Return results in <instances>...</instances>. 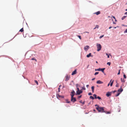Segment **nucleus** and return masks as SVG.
<instances>
[{"instance_id": "1", "label": "nucleus", "mask_w": 127, "mask_h": 127, "mask_svg": "<svg viewBox=\"0 0 127 127\" xmlns=\"http://www.w3.org/2000/svg\"><path fill=\"white\" fill-rule=\"evenodd\" d=\"M95 106H97L96 108L98 112L103 113V112H104V107H100L97 104L95 105Z\"/></svg>"}, {"instance_id": "2", "label": "nucleus", "mask_w": 127, "mask_h": 127, "mask_svg": "<svg viewBox=\"0 0 127 127\" xmlns=\"http://www.w3.org/2000/svg\"><path fill=\"white\" fill-rule=\"evenodd\" d=\"M96 46L97 48V51H99L101 50V46L100 44L97 43L96 44Z\"/></svg>"}, {"instance_id": "3", "label": "nucleus", "mask_w": 127, "mask_h": 127, "mask_svg": "<svg viewBox=\"0 0 127 127\" xmlns=\"http://www.w3.org/2000/svg\"><path fill=\"white\" fill-rule=\"evenodd\" d=\"M90 48V47L88 46H85L84 47V49L86 51H87L88 49Z\"/></svg>"}, {"instance_id": "4", "label": "nucleus", "mask_w": 127, "mask_h": 127, "mask_svg": "<svg viewBox=\"0 0 127 127\" xmlns=\"http://www.w3.org/2000/svg\"><path fill=\"white\" fill-rule=\"evenodd\" d=\"M70 76L68 75H67L65 76V81H68L69 79Z\"/></svg>"}, {"instance_id": "5", "label": "nucleus", "mask_w": 127, "mask_h": 127, "mask_svg": "<svg viewBox=\"0 0 127 127\" xmlns=\"http://www.w3.org/2000/svg\"><path fill=\"white\" fill-rule=\"evenodd\" d=\"M77 69H75L73 71L71 75H74L77 73Z\"/></svg>"}, {"instance_id": "6", "label": "nucleus", "mask_w": 127, "mask_h": 127, "mask_svg": "<svg viewBox=\"0 0 127 127\" xmlns=\"http://www.w3.org/2000/svg\"><path fill=\"white\" fill-rule=\"evenodd\" d=\"M111 92H108L107 93L106 95L107 97H108L111 95Z\"/></svg>"}, {"instance_id": "7", "label": "nucleus", "mask_w": 127, "mask_h": 127, "mask_svg": "<svg viewBox=\"0 0 127 127\" xmlns=\"http://www.w3.org/2000/svg\"><path fill=\"white\" fill-rule=\"evenodd\" d=\"M71 101L73 102H75L76 101V98L75 97H72V98L71 99Z\"/></svg>"}, {"instance_id": "8", "label": "nucleus", "mask_w": 127, "mask_h": 127, "mask_svg": "<svg viewBox=\"0 0 127 127\" xmlns=\"http://www.w3.org/2000/svg\"><path fill=\"white\" fill-rule=\"evenodd\" d=\"M76 92L77 94L79 95L82 92V91L81 90H79V91L78 92L77 91Z\"/></svg>"}, {"instance_id": "9", "label": "nucleus", "mask_w": 127, "mask_h": 127, "mask_svg": "<svg viewBox=\"0 0 127 127\" xmlns=\"http://www.w3.org/2000/svg\"><path fill=\"white\" fill-rule=\"evenodd\" d=\"M103 83V82L102 81H101L100 80H98L96 82V83L97 84H102Z\"/></svg>"}, {"instance_id": "10", "label": "nucleus", "mask_w": 127, "mask_h": 127, "mask_svg": "<svg viewBox=\"0 0 127 127\" xmlns=\"http://www.w3.org/2000/svg\"><path fill=\"white\" fill-rule=\"evenodd\" d=\"M103 112L105 113L106 114H110L111 113V112L105 111L104 110V112Z\"/></svg>"}, {"instance_id": "11", "label": "nucleus", "mask_w": 127, "mask_h": 127, "mask_svg": "<svg viewBox=\"0 0 127 127\" xmlns=\"http://www.w3.org/2000/svg\"><path fill=\"white\" fill-rule=\"evenodd\" d=\"M123 90V89L121 88H121L119 89L118 90V91L119 92H121Z\"/></svg>"}, {"instance_id": "12", "label": "nucleus", "mask_w": 127, "mask_h": 127, "mask_svg": "<svg viewBox=\"0 0 127 127\" xmlns=\"http://www.w3.org/2000/svg\"><path fill=\"white\" fill-rule=\"evenodd\" d=\"M90 56H92L91 55V53H90L89 54H88L87 55V57L88 58H89Z\"/></svg>"}, {"instance_id": "13", "label": "nucleus", "mask_w": 127, "mask_h": 127, "mask_svg": "<svg viewBox=\"0 0 127 127\" xmlns=\"http://www.w3.org/2000/svg\"><path fill=\"white\" fill-rule=\"evenodd\" d=\"M94 86H93L91 87V89H92V91L93 93H94Z\"/></svg>"}, {"instance_id": "14", "label": "nucleus", "mask_w": 127, "mask_h": 127, "mask_svg": "<svg viewBox=\"0 0 127 127\" xmlns=\"http://www.w3.org/2000/svg\"><path fill=\"white\" fill-rule=\"evenodd\" d=\"M100 11H98L95 13V14H96V15H98L100 14Z\"/></svg>"}, {"instance_id": "15", "label": "nucleus", "mask_w": 127, "mask_h": 127, "mask_svg": "<svg viewBox=\"0 0 127 127\" xmlns=\"http://www.w3.org/2000/svg\"><path fill=\"white\" fill-rule=\"evenodd\" d=\"M105 69V68L101 69L100 71H101L102 72H104V70Z\"/></svg>"}, {"instance_id": "16", "label": "nucleus", "mask_w": 127, "mask_h": 127, "mask_svg": "<svg viewBox=\"0 0 127 127\" xmlns=\"http://www.w3.org/2000/svg\"><path fill=\"white\" fill-rule=\"evenodd\" d=\"M57 97L58 98H60L61 97H62V96H61L60 95L58 94V95H57Z\"/></svg>"}, {"instance_id": "17", "label": "nucleus", "mask_w": 127, "mask_h": 127, "mask_svg": "<svg viewBox=\"0 0 127 127\" xmlns=\"http://www.w3.org/2000/svg\"><path fill=\"white\" fill-rule=\"evenodd\" d=\"M121 80L122 82H124L125 81L124 79H122V78H121Z\"/></svg>"}, {"instance_id": "18", "label": "nucleus", "mask_w": 127, "mask_h": 127, "mask_svg": "<svg viewBox=\"0 0 127 127\" xmlns=\"http://www.w3.org/2000/svg\"><path fill=\"white\" fill-rule=\"evenodd\" d=\"M99 28V26L98 25H96V26L94 28V29H95L96 28L98 29Z\"/></svg>"}, {"instance_id": "19", "label": "nucleus", "mask_w": 127, "mask_h": 127, "mask_svg": "<svg viewBox=\"0 0 127 127\" xmlns=\"http://www.w3.org/2000/svg\"><path fill=\"white\" fill-rule=\"evenodd\" d=\"M24 31L23 28H22L19 31V32H23Z\"/></svg>"}, {"instance_id": "20", "label": "nucleus", "mask_w": 127, "mask_h": 127, "mask_svg": "<svg viewBox=\"0 0 127 127\" xmlns=\"http://www.w3.org/2000/svg\"><path fill=\"white\" fill-rule=\"evenodd\" d=\"M74 95V94H72L71 95V98H72V97H73V96Z\"/></svg>"}, {"instance_id": "21", "label": "nucleus", "mask_w": 127, "mask_h": 127, "mask_svg": "<svg viewBox=\"0 0 127 127\" xmlns=\"http://www.w3.org/2000/svg\"><path fill=\"white\" fill-rule=\"evenodd\" d=\"M93 96L94 97L95 99L97 98V97H96L97 95H96L95 94H94L93 95Z\"/></svg>"}, {"instance_id": "22", "label": "nucleus", "mask_w": 127, "mask_h": 127, "mask_svg": "<svg viewBox=\"0 0 127 127\" xmlns=\"http://www.w3.org/2000/svg\"><path fill=\"white\" fill-rule=\"evenodd\" d=\"M34 82L36 83V84H37V85H38V81L37 80H34Z\"/></svg>"}, {"instance_id": "23", "label": "nucleus", "mask_w": 127, "mask_h": 127, "mask_svg": "<svg viewBox=\"0 0 127 127\" xmlns=\"http://www.w3.org/2000/svg\"><path fill=\"white\" fill-rule=\"evenodd\" d=\"M90 99H94V98L92 96H90Z\"/></svg>"}, {"instance_id": "24", "label": "nucleus", "mask_w": 127, "mask_h": 127, "mask_svg": "<svg viewBox=\"0 0 127 127\" xmlns=\"http://www.w3.org/2000/svg\"><path fill=\"white\" fill-rule=\"evenodd\" d=\"M66 103H69L70 102L69 101H68L67 99H66Z\"/></svg>"}, {"instance_id": "25", "label": "nucleus", "mask_w": 127, "mask_h": 127, "mask_svg": "<svg viewBox=\"0 0 127 127\" xmlns=\"http://www.w3.org/2000/svg\"><path fill=\"white\" fill-rule=\"evenodd\" d=\"M80 102L81 103H82L83 104V105L85 103V101H84L82 102V100L80 101Z\"/></svg>"}, {"instance_id": "26", "label": "nucleus", "mask_w": 127, "mask_h": 127, "mask_svg": "<svg viewBox=\"0 0 127 127\" xmlns=\"http://www.w3.org/2000/svg\"><path fill=\"white\" fill-rule=\"evenodd\" d=\"M126 17V16H123L122 18V20H123Z\"/></svg>"}, {"instance_id": "27", "label": "nucleus", "mask_w": 127, "mask_h": 127, "mask_svg": "<svg viewBox=\"0 0 127 127\" xmlns=\"http://www.w3.org/2000/svg\"><path fill=\"white\" fill-rule=\"evenodd\" d=\"M120 94V93H117V94L116 95V96H119V95Z\"/></svg>"}, {"instance_id": "28", "label": "nucleus", "mask_w": 127, "mask_h": 127, "mask_svg": "<svg viewBox=\"0 0 127 127\" xmlns=\"http://www.w3.org/2000/svg\"><path fill=\"white\" fill-rule=\"evenodd\" d=\"M113 81L110 84V85L111 86H112V85H113Z\"/></svg>"}, {"instance_id": "29", "label": "nucleus", "mask_w": 127, "mask_h": 127, "mask_svg": "<svg viewBox=\"0 0 127 127\" xmlns=\"http://www.w3.org/2000/svg\"><path fill=\"white\" fill-rule=\"evenodd\" d=\"M119 86V84L117 83L116 85V87H118Z\"/></svg>"}, {"instance_id": "30", "label": "nucleus", "mask_w": 127, "mask_h": 127, "mask_svg": "<svg viewBox=\"0 0 127 127\" xmlns=\"http://www.w3.org/2000/svg\"><path fill=\"white\" fill-rule=\"evenodd\" d=\"M97 98H98V99H101V97L99 96L97 97Z\"/></svg>"}, {"instance_id": "31", "label": "nucleus", "mask_w": 127, "mask_h": 127, "mask_svg": "<svg viewBox=\"0 0 127 127\" xmlns=\"http://www.w3.org/2000/svg\"><path fill=\"white\" fill-rule=\"evenodd\" d=\"M77 36L80 39H81V36L80 35H78Z\"/></svg>"}, {"instance_id": "32", "label": "nucleus", "mask_w": 127, "mask_h": 127, "mask_svg": "<svg viewBox=\"0 0 127 127\" xmlns=\"http://www.w3.org/2000/svg\"><path fill=\"white\" fill-rule=\"evenodd\" d=\"M98 73H99L98 72H95V75H96L97 74H98Z\"/></svg>"}, {"instance_id": "33", "label": "nucleus", "mask_w": 127, "mask_h": 127, "mask_svg": "<svg viewBox=\"0 0 127 127\" xmlns=\"http://www.w3.org/2000/svg\"><path fill=\"white\" fill-rule=\"evenodd\" d=\"M103 36H104V35H102L101 36H100L99 38L100 39H101L102 38Z\"/></svg>"}, {"instance_id": "34", "label": "nucleus", "mask_w": 127, "mask_h": 127, "mask_svg": "<svg viewBox=\"0 0 127 127\" xmlns=\"http://www.w3.org/2000/svg\"><path fill=\"white\" fill-rule=\"evenodd\" d=\"M121 70V69H120L119 71V72H118V75H119L120 74V71Z\"/></svg>"}, {"instance_id": "35", "label": "nucleus", "mask_w": 127, "mask_h": 127, "mask_svg": "<svg viewBox=\"0 0 127 127\" xmlns=\"http://www.w3.org/2000/svg\"><path fill=\"white\" fill-rule=\"evenodd\" d=\"M110 64H111V63L110 62H108L107 63V64L109 65H110Z\"/></svg>"}, {"instance_id": "36", "label": "nucleus", "mask_w": 127, "mask_h": 127, "mask_svg": "<svg viewBox=\"0 0 127 127\" xmlns=\"http://www.w3.org/2000/svg\"><path fill=\"white\" fill-rule=\"evenodd\" d=\"M71 94H74L75 93V92L74 91H73L71 92Z\"/></svg>"}, {"instance_id": "37", "label": "nucleus", "mask_w": 127, "mask_h": 127, "mask_svg": "<svg viewBox=\"0 0 127 127\" xmlns=\"http://www.w3.org/2000/svg\"><path fill=\"white\" fill-rule=\"evenodd\" d=\"M77 91H79V88L78 87H77Z\"/></svg>"}, {"instance_id": "38", "label": "nucleus", "mask_w": 127, "mask_h": 127, "mask_svg": "<svg viewBox=\"0 0 127 127\" xmlns=\"http://www.w3.org/2000/svg\"><path fill=\"white\" fill-rule=\"evenodd\" d=\"M32 60H35L36 61V60L34 58H32Z\"/></svg>"}, {"instance_id": "39", "label": "nucleus", "mask_w": 127, "mask_h": 127, "mask_svg": "<svg viewBox=\"0 0 127 127\" xmlns=\"http://www.w3.org/2000/svg\"><path fill=\"white\" fill-rule=\"evenodd\" d=\"M124 77L125 78H126V76L125 74H124L123 75Z\"/></svg>"}, {"instance_id": "40", "label": "nucleus", "mask_w": 127, "mask_h": 127, "mask_svg": "<svg viewBox=\"0 0 127 127\" xmlns=\"http://www.w3.org/2000/svg\"><path fill=\"white\" fill-rule=\"evenodd\" d=\"M76 87H78V86H80L78 84H76Z\"/></svg>"}, {"instance_id": "41", "label": "nucleus", "mask_w": 127, "mask_h": 127, "mask_svg": "<svg viewBox=\"0 0 127 127\" xmlns=\"http://www.w3.org/2000/svg\"><path fill=\"white\" fill-rule=\"evenodd\" d=\"M101 68H99L96 69L97 71H100Z\"/></svg>"}, {"instance_id": "42", "label": "nucleus", "mask_w": 127, "mask_h": 127, "mask_svg": "<svg viewBox=\"0 0 127 127\" xmlns=\"http://www.w3.org/2000/svg\"><path fill=\"white\" fill-rule=\"evenodd\" d=\"M88 95H92V94L91 93H88Z\"/></svg>"}, {"instance_id": "43", "label": "nucleus", "mask_w": 127, "mask_h": 127, "mask_svg": "<svg viewBox=\"0 0 127 127\" xmlns=\"http://www.w3.org/2000/svg\"><path fill=\"white\" fill-rule=\"evenodd\" d=\"M124 33H126L127 32V29H126L125 31L124 32Z\"/></svg>"}, {"instance_id": "44", "label": "nucleus", "mask_w": 127, "mask_h": 127, "mask_svg": "<svg viewBox=\"0 0 127 127\" xmlns=\"http://www.w3.org/2000/svg\"><path fill=\"white\" fill-rule=\"evenodd\" d=\"M82 89L84 90H85L86 89L85 87H82Z\"/></svg>"}, {"instance_id": "45", "label": "nucleus", "mask_w": 127, "mask_h": 127, "mask_svg": "<svg viewBox=\"0 0 127 127\" xmlns=\"http://www.w3.org/2000/svg\"><path fill=\"white\" fill-rule=\"evenodd\" d=\"M106 55H107V57H108V58H109V55H108V54H107V53H106Z\"/></svg>"}, {"instance_id": "46", "label": "nucleus", "mask_w": 127, "mask_h": 127, "mask_svg": "<svg viewBox=\"0 0 127 127\" xmlns=\"http://www.w3.org/2000/svg\"><path fill=\"white\" fill-rule=\"evenodd\" d=\"M60 88H58V92H60Z\"/></svg>"}, {"instance_id": "47", "label": "nucleus", "mask_w": 127, "mask_h": 127, "mask_svg": "<svg viewBox=\"0 0 127 127\" xmlns=\"http://www.w3.org/2000/svg\"><path fill=\"white\" fill-rule=\"evenodd\" d=\"M81 97V95L79 96L78 98H80Z\"/></svg>"}, {"instance_id": "48", "label": "nucleus", "mask_w": 127, "mask_h": 127, "mask_svg": "<svg viewBox=\"0 0 127 127\" xmlns=\"http://www.w3.org/2000/svg\"><path fill=\"white\" fill-rule=\"evenodd\" d=\"M89 85H86V87H87V88H88V87H89Z\"/></svg>"}, {"instance_id": "49", "label": "nucleus", "mask_w": 127, "mask_h": 127, "mask_svg": "<svg viewBox=\"0 0 127 127\" xmlns=\"http://www.w3.org/2000/svg\"><path fill=\"white\" fill-rule=\"evenodd\" d=\"M112 28V27L110 26L109 28V29H110L111 28Z\"/></svg>"}, {"instance_id": "50", "label": "nucleus", "mask_w": 127, "mask_h": 127, "mask_svg": "<svg viewBox=\"0 0 127 127\" xmlns=\"http://www.w3.org/2000/svg\"><path fill=\"white\" fill-rule=\"evenodd\" d=\"M6 43V42H5V43H4L3 44V45H4Z\"/></svg>"}, {"instance_id": "51", "label": "nucleus", "mask_w": 127, "mask_h": 127, "mask_svg": "<svg viewBox=\"0 0 127 127\" xmlns=\"http://www.w3.org/2000/svg\"><path fill=\"white\" fill-rule=\"evenodd\" d=\"M125 15H127V12H126L125 13Z\"/></svg>"}, {"instance_id": "52", "label": "nucleus", "mask_w": 127, "mask_h": 127, "mask_svg": "<svg viewBox=\"0 0 127 127\" xmlns=\"http://www.w3.org/2000/svg\"><path fill=\"white\" fill-rule=\"evenodd\" d=\"M116 92V90H115V91H113V93H115V92Z\"/></svg>"}, {"instance_id": "53", "label": "nucleus", "mask_w": 127, "mask_h": 127, "mask_svg": "<svg viewBox=\"0 0 127 127\" xmlns=\"http://www.w3.org/2000/svg\"><path fill=\"white\" fill-rule=\"evenodd\" d=\"M113 23L114 24H116V23H115L114 22H113Z\"/></svg>"}, {"instance_id": "54", "label": "nucleus", "mask_w": 127, "mask_h": 127, "mask_svg": "<svg viewBox=\"0 0 127 127\" xmlns=\"http://www.w3.org/2000/svg\"><path fill=\"white\" fill-rule=\"evenodd\" d=\"M112 16L113 17L114 19H115V17H114V16Z\"/></svg>"}, {"instance_id": "55", "label": "nucleus", "mask_w": 127, "mask_h": 127, "mask_svg": "<svg viewBox=\"0 0 127 127\" xmlns=\"http://www.w3.org/2000/svg\"><path fill=\"white\" fill-rule=\"evenodd\" d=\"M95 79V78H94L92 79V80H94Z\"/></svg>"}, {"instance_id": "56", "label": "nucleus", "mask_w": 127, "mask_h": 127, "mask_svg": "<svg viewBox=\"0 0 127 127\" xmlns=\"http://www.w3.org/2000/svg\"><path fill=\"white\" fill-rule=\"evenodd\" d=\"M118 27V26H117V27H114V29H116L117 27Z\"/></svg>"}, {"instance_id": "57", "label": "nucleus", "mask_w": 127, "mask_h": 127, "mask_svg": "<svg viewBox=\"0 0 127 127\" xmlns=\"http://www.w3.org/2000/svg\"><path fill=\"white\" fill-rule=\"evenodd\" d=\"M109 84H110V83H109L108 85V86H109Z\"/></svg>"}, {"instance_id": "58", "label": "nucleus", "mask_w": 127, "mask_h": 127, "mask_svg": "<svg viewBox=\"0 0 127 127\" xmlns=\"http://www.w3.org/2000/svg\"><path fill=\"white\" fill-rule=\"evenodd\" d=\"M86 32V33H89V32Z\"/></svg>"}, {"instance_id": "59", "label": "nucleus", "mask_w": 127, "mask_h": 127, "mask_svg": "<svg viewBox=\"0 0 127 127\" xmlns=\"http://www.w3.org/2000/svg\"><path fill=\"white\" fill-rule=\"evenodd\" d=\"M93 111H95V109H94V110H93Z\"/></svg>"}, {"instance_id": "60", "label": "nucleus", "mask_w": 127, "mask_h": 127, "mask_svg": "<svg viewBox=\"0 0 127 127\" xmlns=\"http://www.w3.org/2000/svg\"><path fill=\"white\" fill-rule=\"evenodd\" d=\"M96 63H98V62H97V61H96Z\"/></svg>"}, {"instance_id": "61", "label": "nucleus", "mask_w": 127, "mask_h": 127, "mask_svg": "<svg viewBox=\"0 0 127 127\" xmlns=\"http://www.w3.org/2000/svg\"><path fill=\"white\" fill-rule=\"evenodd\" d=\"M126 11H127V9H126Z\"/></svg>"}, {"instance_id": "62", "label": "nucleus", "mask_w": 127, "mask_h": 127, "mask_svg": "<svg viewBox=\"0 0 127 127\" xmlns=\"http://www.w3.org/2000/svg\"><path fill=\"white\" fill-rule=\"evenodd\" d=\"M97 69H95V71H97V70H96Z\"/></svg>"}, {"instance_id": "63", "label": "nucleus", "mask_w": 127, "mask_h": 127, "mask_svg": "<svg viewBox=\"0 0 127 127\" xmlns=\"http://www.w3.org/2000/svg\"><path fill=\"white\" fill-rule=\"evenodd\" d=\"M60 87H61V85H60V86H59V88H60Z\"/></svg>"}, {"instance_id": "64", "label": "nucleus", "mask_w": 127, "mask_h": 127, "mask_svg": "<svg viewBox=\"0 0 127 127\" xmlns=\"http://www.w3.org/2000/svg\"><path fill=\"white\" fill-rule=\"evenodd\" d=\"M115 21H116V19H115Z\"/></svg>"}]
</instances>
